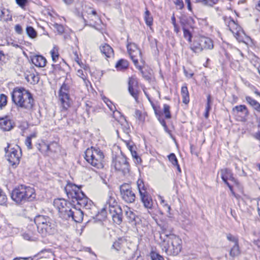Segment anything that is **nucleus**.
<instances>
[{
  "instance_id": "f257e3e1",
  "label": "nucleus",
  "mask_w": 260,
  "mask_h": 260,
  "mask_svg": "<svg viewBox=\"0 0 260 260\" xmlns=\"http://www.w3.org/2000/svg\"><path fill=\"white\" fill-rule=\"evenodd\" d=\"M109 210L110 214L112 218L113 222L119 225L122 222V210L119 206L118 205L115 197L112 193H109L108 198L107 200L105 207L102 209L100 215L96 216V218L93 219L91 222L95 224V226H104V222H106L105 219L103 220L100 218V215H103L105 218V213L107 210Z\"/></svg>"
},
{
  "instance_id": "f03ea898",
  "label": "nucleus",
  "mask_w": 260,
  "mask_h": 260,
  "mask_svg": "<svg viewBox=\"0 0 260 260\" xmlns=\"http://www.w3.org/2000/svg\"><path fill=\"white\" fill-rule=\"evenodd\" d=\"M12 100L16 106L28 112L33 110L35 101L32 94L24 88H15L12 92Z\"/></svg>"
},
{
  "instance_id": "7ed1b4c3",
  "label": "nucleus",
  "mask_w": 260,
  "mask_h": 260,
  "mask_svg": "<svg viewBox=\"0 0 260 260\" xmlns=\"http://www.w3.org/2000/svg\"><path fill=\"white\" fill-rule=\"evenodd\" d=\"M36 197L33 187L20 185L15 187L11 192V198L17 204H21L26 202H31Z\"/></svg>"
},
{
  "instance_id": "20e7f679",
  "label": "nucleus",
  "mask_w": 260,
  "mask_h": 260,
  "mask_svg": "<svg viewBox=\"0 0 260 260\" xmlns=\"http://www.w3.org/2000/svg\"><path fill=\"white\" fill-rule=\"evenodd\" d=\"M167 240H165L161 244L162 251L169 255H176L181 249V240L175 235H166Z\"/></svg>"
},
{
  "instance_id": "39448f33",
  "label": "nucleus",
  "mask_w": 260,
  "mask_h": 260,
  "mask_svg": "<svg viewBox=\"0 0 260 260\" xmlns=\"http://www.w3.org/2000/svg\"><path fill=\"white\" fill-rule=\"evenodd\" d=\"M84 158L89 164L97 169L104 167V155L99 148L91 147L87 148L85 152Z\"/></svg>"
},
{
  "instance_id": "423d86ee",
  "label": "nucleus",
  "mask_w": 260,
  "mask_h": 260,
  "mask_svg": "<svg viewBox=\"0 0 260 260\" xmlns=\"http://www.w3.org/2000/svg\"><path fill=\"white\" fill-rule=\"evenodd\" d=\"M213 48V41L209 38L201 36L196 38L190 45V49L198 53L204 49H212Z\"/></svg>"
},
{
  "instance_id": "0eeeda50",
  "label": "nucleus",
  "mask_w": 260,
  "mask_h": 260,
  "mask_svg": "<svg viewBox=\"0 0 260 260\" xmlns=\"http://www.w3.org/2000/svg\"><path fill=\"white\" fill-rule=\"evenodd\" d=\"M69 86L63 83L61 86L59 91V99L61 103V107L64 110H67L71 106V100L70 98Z\"/></svg>"
},
{
  "instance_id": "6e6552de",
  "label": "nucleus",
  "mask_w": 260,
  "mask_h": 260,
  "mask_svg": "<svg viewBox=\"0 0 260 260\" xmlns=\"http://www.w3.org/2000/svg\"><path fill=\"white\" fill-rule=\"evenodd\" d=\"M120 196L122 199L127 203L134 202L136 199L135 192L129 184L124 183L119 187Z\"/></svg>"
},
{
  "instance_id": "1a4fd4ad",
  "label": "nucleus",
  "mask_w": 260,
  "mask_h": 260,
  "mask_svg": "<svg viewBox=\"0 0 260 260\" xmlns=\"http://www.w3.org/2000/svg\"><path fill=\"white\" fill-rule=\"evenodd\" d=\"M225 23L236 39L239 42H243L245 34L241 27L230 18L225 20Z\"/></svg>"
},
{
  "instance_id": "9d476101",
  "label": "nucleus",
  "mask_w": 260,
  "mask_h": 260,
  "mask_svg": "<svg viewBox=\"0 0 260 260\" xmlns=\"http://www.w3.org/2000/svg\"><path fill=\"white\" fill-rule=\"evenodd\" d=\"M54 206L58 209L60 215L66 218L69 211H70L71 204L68 203L66 200L58 199L54 201Z\"/></svg>"
},
{
  "instance_id": "9b49d317",
  "label": "nucleus",
  "mask_w": 260,
  "mask_h": 260,
  "mask_svg": "<svg viewBox=\"0 0 260 260\" xmlns=\"http://www.w3.org/2000/svg\"><path fill=\"white\" fill-rule=\"evenodd\" d=\"M26 220L27 221L30 222V226H34V224H35L37 228L50 227L52 226L50 218L43 215L36 216L33 220L29 218H26Z\"/></svg>"
},
{
  "instance_id": "f8f14e48",
  "label": "nucleus",
  "mask_w": 260,
  "mask_h": 260,
  "mask_svg": "<svg viewBox=\"0 0 260 260\" xmlns=\"http://www.w3.org/2000/svg\"><path fill=\"white\" fill-rule=\"evenodd\" d=\"M64 191L69 199H72L73 202H75V200L78 198L80 192H83L80 188V187L77 185L69 183L64 187Z\"/></svg>"
},
{
  "instance_id": "ddd939ff",
  "label": "nucleus",
  "mask_w": 260,
  "mask_h": 260,
  "mask_svg": "<svg viewBox=\"0 0 260 260\" xmlns=\"http://www.w3.org/2000/svg\"><path fill=\"white\" fill-rule=\"evenodd\" d=\"M113 165L115 169L125 174L129 171V165L126 158L123 156L116 158L113 162Z\"/></svg>"
},
{
  "instance_id": "4468645a",
  "label": "nucleus",
  "mask_w": 260,
  "mask_h": 260,
  "mask_svg": "<svg viewBox=\"0 0 260 260\" xmlns=\"http://www.w3.org/2000/svg\"><path fill=\"white\" fill-rule=\"evenodd\" d=\"M20 156L21 152L19 147H17V149L12 148L7 155L8 160L12 166L18 165L20 161Z\"/></svg>"
},
{
  "instance_id": "2eb2a0df",
  "label": "nucleus",
  "mask_w": 260,
  "mask_h": 260,
  "mask_svg": "<svg viewBox=\"0 0 260 260\" xmlns=\"http://www.w3.org/2000/svg\"><path fill=\"white\" fill-rule=\"evenodd\" d=\"M74 201L75 202H77V204L80 205L81 207L86 210L90 209L93 207L92 201L88 199L83 192H80L78 198Z\"/></svg>"
},
{
  "instance_id": "dca6fc26",
  "label": "nucleus",
  "mask_w": 260,
  "mask_h": 260,
  "mask_svg": "<svg viewBox=\"0 0 260 260\" xmlns=\"http://www.w3.org/2000/svg\"><path fill=\"white\" fill-rule=\"evenodd\" d=\"M138 88V81L137 79L134 77L129 78L128 81V91L137 102L138 100L139 95V90Z\"/></svg>"
},
{
  "instance_id": "f3484780",
  "label": "nucleus",
  "mask_w": 260,
  "mask_h": 260,
  "mask_svg": "<svg viewBox=\"0 0 260 260\" xmlns=\"http://www.w3.org/2000/svg\"><path fill=\"white\" fill-rule=\"evenodd\" d=\"M233 112L235 115L240 116L241 121H245L249 114L247 108L244 105L235 106L233 109Z\"/></svg>"
},
{
  "instance_id": "a211bd4d",
  "label": "nucleus",
  "mask_w": 260,
  "mask_h": 260,
  "mask_svg": "<svg viewBox=\"0 0 260 260\" xmlns=\"http://www.w3.org/2000/svg\"><path fill=\"white\" fill-rule=\"evenodd\" d=\"M14 126V122L9 117H0V128L4 131H10Z\"/></svg>"
},
{
  "instance_id": "6ab92c4d",
  "label": "nucleus",
  "mask_w": 260,
  "mask_h": 260,
  "mask_svg": "<svg viewBox=\"0 0 260 260\" xmlns=\"http://www.w3.org/2000/svg\"><path fill=\"white\" fill-rule=\"evenodd\" d=\"M72 217V219L76 222H80L83 220V213L81 210H78L74 208V210L71 209L66 218Z\"/></svg>"
},
{
  "instance_id": "aec40b11",
  "label": "nucleus",
  "mask_w": 260,
  "mask_h": 260,
  "mask_svg": "<svg viewBox=\"0 0 260 260\" xmlns=\"http://www.w3.org/2000/svg\"><path fill=\"white\" fill-rule=\"evenodd\" d=\"M57 146V144L52 143L50 144H48L44 142L39 144L38 149L42 153L47 154L49 151L53 152L55 151V150L53 149V147Z\"/></svg>"
},
{
  "instance_id": "412c9836",
  "label": "nucleus",
  "mask_w": 260,
  "mask_h": 260,
  "mask_svg": "<svg viewBox=\"0 0 260 260\" xmlns=\"http://www.w3.org/2000/svg\"><path fill=\"white\" fill-rule=\"evenodd\" d=\"M220 175L221 179L225 183L228 182V180L234 181L235 182V183L237 182L236 180L234 178V177L233 176L232 172L231 171V170L228 169H224L221 170Z\"/></svg>"
},
{
  "instance_id": "4be33fe9",
  "label": "nucleus",
  "mask_w": 260,
  "mask_h": 260,
  "mask_svg": "<svg viewBox=\"0 0 260 260\" xmlns=\"http://www.w3.org/2000/svg\"><path fill=\"white\" fill-rule=\"evenodd\" d=\"M31 61L36 67H44L46 66L47 60L45 57L41 55H35L31 58Z\"/></svg>"
},
{
  "instance_id": "5701e85b",
  "label": "nucleus",
  "mask_w": 260,
  "mask_h": 260,
  "mask_svg": "<svg viewBox=\"0 0 260 260\" xmlns=\"http://www.w3.org/2000/svg\"><path fill=\"white\" fill-rule=\"evenodd\" d=\"M141 200L145 208L148 209H151L153 207V200L149 193L140 197Z\"/></svg>"
},
{
  "instance_id": "b1692460",
  "label": "nucleus",
  "mask_w": 260,
  "mask_h": 260,
  "mask_svg": "<svg viewBox=\"0 0 260 260\" xmlns=\"http://www.w3.org/2000/svg\"><path fill=\"white\" fill-rule=\"evenodd\" d=\"M100 50L102 54L107 57H110L113 55L114 52L112 47L107 44H104L100 46Z\"/></svg>"
},
{
  "instance_id": "393cba45",
  "label": "nucleus",
  "mask_w": 260,
  "mask_h": 260,
  "mask_svg": "<svg viewBox=\"0 0 260 260\" xmlns=\"http://www.w3.org/2000/svg\"><path fill=\"white\" fill-rule=\"evenodd\" d=\"M136 52H131L130 53H129V55L133 60L135 66L139 70H142V67L138 65V61L139 59H141V52L139 49V54L138 55L136 54Z\"/></svg>"
},
{
  "instance_id": "a878e982",
  "label": "nucleus",
  "mask_w": 260,
  "mask_h": 260,
  "mask_svg": "<svg viewBox=\"0 0 260 260\" xmlns=\"http://www.w3.org/2000/svg\"><path fill=\"white\" fill-rule=\"evenodd\" d=\"M0 13L1 20H3L6 22L12 20V16L9 10L5 8L0 9Z\"/></svg>"
},
{
  "instance_id": "bb28decb",
  "label": "nucleus",
  "mask_w": 260,
  "mask_h": 260,
  "mask_svg": "<svg viewBox=\"0 0 260 260\" xmlns=\"http://www.w3.org/2000/svg\"><path fill=\"white\" fill-rule=\"evenodd\" d=\"M137 184L140 197L148 193L147 187L144 184L142 179H138L137 182Z\"/></svg>"
},
{
  "instance_id": "cd10ccee",
  "label": "nucleus",
  "mask_w": 260,
  "mask_h": 260,
  "mask_svg": "<svg viewBox=\"0 0 260 260\" xmlns=\"http://www.w3.org/2000/svg\"><path fill=\"white\" fill-rule=\"evenodd\" d=\"M181 24L182 26L183 31V37L185 39H187V41L190 43L191 42L192 35L190 31L185 27L183 20H181Z\"/></svg>"
},
{
  "instance_id": "c85d7f7f",
  "label": "nucleus",
  "mask_w": 260,
  "mask_h": 260,
  "mask_svg": "<svg viewBox=\"0 0 260 260\" xmlns=\"http://www.w3.org/2000/svg\"><path fill=\"white\" fill-rule=\"evenodd\" d=\"M181 94L183 99V103L187 104L189 101V98L188 89L186 86L182 87Z\"/></svg>"
},
{
  "instance_id": "c756f323",
  "label": "nucleus",
  "mask_w": 260,
  "mask_h": 260,
  "mask_svg": "<svg viewBox=\"0 0 260 260\" xmlns=\"http://www.w3.org/2000/svg\"><path fill=\"white\" fill-rule=\"evenodd\" d=\"M126 241L124 239L122 238H119L117 241L113 243L112 247L116 251H119L123 247Z\"/></svg>"
},
{
  "instance_id": "7c9ffc66",
  "label": "nucleus",
  "mask_w": 260,
  "mask_h": 260,
  "mask_svg": "<svg viewBox=\"0 0 260 260\" xmlns=\"http://www.w3.org/2000/svg\"><path fill=\"white\" fill-rule=\"evenodd\" d=\"M245 99L247 103H248L254 110H256L259 107L260 104L251 97L247 96Z\"/></svg>"
},
{
  "instance_id": "2f4dec72",
  "label": "nucleus",
  "mask_w": 260,
  "mask_h": 260,
  "mask_svg": "<svg viewBox=\"0 0 260 260\" xmlns=\"http://www.w3.org/2000/svg\"><path fill=\"white\" fill-rule=\"evenodd\" d=\"M86 13H87L88 17L91 19V20L96 22L97 20H100V18L94 10L89 8L86 11Z\"/></svg>"
},
{
  "instance_id": "473e14b6",
  "label": "nucleus",
  "mask_w": 260,
  "mask_h": 260,
  "mask_svg": "<svg viewBox=\"0 0 260 260\" xmlns=\"http://www.w3.org/2000/svg\"><path fill=\"white\" fill-rule=\"evenodd\" d=\"M128 61L124 59H120L116 64V68L119 71H122L128 67Z\"/></svg>"
},
{
  "instance_id": "72a5a7b5",
  "label": "nucleus",
  "mask_w": 260,
  "mask_h": 260,
  "mask_svg": "<svg viewBox=\"0 0 260 260\" xmlns=\"http://www.w3.org/2000/svg\"><path fill=\"white\" fill-rule=\"evenodd\" d=\"M196 3H201L204 6L208 7H213L214 5L217 4L219 0H195Z\"/></svg>"
},
{
  "instance_id": "f704fd0d",
  "label": "nucleus",
  "mask_w": 260,
  "mask_h": 260,
  "mask_svg": "<svg viewBox=\"0 0 260 260\" xmlns=\"http://www.w3.org/2000/svg\"><path fill=\"white\" fill-rule=\"evenodd\" d=\"M144 20L147 25L150 26L152 25L153 18L147 9H146L144 14Z\"/></svg>"
},
{
  "instance_id": "c9c22d12",
  "label": "nucleus",
  "mask_w": 260,
  "mask_h": 260,
  "mask_svg": "<svg viewBox=\"0 0 260 260\" xmlns=\"http://www.w3.org/2000/svg\"><path fill=\"white\" fill-rule=\"evenodd\" d=\"M240 254V250L239 249L238 244H235L233 247L231 248L230 255L231 256L233 257H235L236 256H238Z\"/></svg>"
},
{
  "instance_id": "e433bc0d",
  "label": "nucleus",
  "mask_w": 260,
  "mask_h": 260,
  "mask_svg": "<svg viewBox=\"0 0 260 260\" xmlns=\"http://www.w3.org/2000/svg\"><path fill=\"white\" fill-rule=\"evenodd\" d=\"M23 238L28 241H35L37 239L34 236L32 232L30 230H28L26 232L22 234Z\"/></svg>"
},
{
  "instance_id": "4c0bfd02",
  "label": "nucleus",
  "mask_w": 260,
  "mask_h": 260,
  "mask_svg": "<svg viewBox=\"0 0 260 260\" xmlns=\"http://www.w3.org/2000/svg\"><path fill=\"white\" fill-rule=\"evenodd\" d=\"M127 51L128 54L130 53L131 52H136V54L138 55L139 54V48H138L137 45L133 43H128L127 45Z\"/></svg>"
},
{
  "instance_id": "58836bf2",
  "label": "nucleus",
  "mask_w": 260,
  "mask_h": 260,
  "mask_svg": "<svg viewBox=\"0 0 260 260\" xmlns=\"http://www.w3.org/2000/svg\"><path fill=\"white\" fill-rule=\"evenodd\" d=\"M123 208L125 214L126 216V217L128 218L130 220L135 219V214L131 210V209L127 206L124 207Z\"/></svg>"
},
{
  "instance_id": "ea45409f",
  "label": "nucleus",
  "mask_w": 260,
  "mask_h": 260,
  "mask_svg": "<svg viewBox=\"0 0 260 260\" xmlns=\"http://www.w3.org/2000/svg\"><path fill=\"white\" fill-rule=\"evenodd\" d=\"M50 54L53 62H56L58 59L59 54L58 49L56 47H54L51 50Z\"/></svg>"
},
{
  "instance_id": "a19ab883",
  "label": "nucleus",
  "mask_w": 260,
  "mask_h": 260,
  "mask_svg": "<svg viewBox=\"0 0 260 260\" xmlns=\"http://www.w3.org/2000/svg\"><path fill=\"white\" fill-rule=\"evenodd\" d=\"M26 31L28 36L31 38H35L37 37V33L32 27L27 26Z\"/></svg>"
},
{
  "instance_id": "79ce46f5",
  "label": "nucleus",
  "mask_w": 260,
  "mask_h": 260,
  "mask_svg": "<svg viewBox=\"0 0 260 260\" xmlns=\"http://www.w3.org/2000/svg\"><path fill=\"white\" fill-rule=\"evenodd\" d=\"M75 55L76 56V57L75 58V61L81 68V69H82L84 72H86V73L87 74V72H88L89 71V67L86 64H83L82 62H81V63L80 62L79 57H78L76 52L75 53Z\"/></svg>"
},
{
  "instance_id": "37998d69",
  "label": "nucleus",
  "mask_w": 260,
  "mask_h": 260,
  "mask_svg": "<svg viewBox=\"0 0 260 260\" xmlns=\"http://www.w3.org/2000/svg\"><path fill=\"white\" fill-rule=\"evenodd\" d=\"M135 117L140 122H143L145 120V115L140 110H136L135 111Z\"/></svg>"
},
{
  "instance_id": "c03bdc74",
  "label": "nucleus",
  "mask_w": 260,
  "mask_h": 260,
  "mask_svg": "<svg viewBox=\"0 0 260 260\" xmlns=\"http://www.w3.org/2000/svg\"><path fill=\"white\" fill-rule=\"evenodd\" d=\"M77 75L82 78L84 81V83L86 84V77L87 74L86 72H84L82 69H78L77 73Z\"/></svg>"
},
{
  "instance_id": "a18cd8bd",
  "label": "nucleus",
  "mask_w": 260,
  "mask_h": 260,
  "mask_svg": "<svg viewBox=\"0 0 260 260\" xmlns=\"http://www.w3.org/2000/svg\"><path fill=\"white\" fill-rule=\"evenodd\" d=\"M170 107L167 104L164 105L163 111L165 115V117L167 119L170 118L171 117V113H170Z\"/></svg>"
},
{
  "instance_id": "49530a36",
  "label": "nucleus",
  "mask_w": 260,
  "mask_h": 260,
  "mask_svg": "<svg viewBox=\"0 0 260 260\" xmlns=\"http://www.w3.org/2000/svg\"><path fill=\"white\" fill-rule=\"evenodd\" d=\"M7 102V96L4 94L0 95V109L5 106Z\"/></svg>"
},
{
  "instance_id": "de8ad7c7",
  "label": "nucleus",
  "mask_w": 260,
  "mask_h": 260,
  "mask_svg": "<svg viewBox=\"0 0 260 260\" xmlns=\"http://www.w3.org/2000/svg\"><path fill=\"white\" fill-rule=\"evenodd\" d=\"M169 161L171 162L173 165L175 166L178 165V160L176 155L174 153H171L168 156Z\"/></svg>"
},
{
  "instance_id": "09e8293b",
  "label": "nucleus",
  "mask_w": 260,
  "mask_h": 260,
  "mask_svg": "<svg viewBox=\"0 0 260 260\" xmlns=\"http://www.w3.org/2000/svg\"><path fill=\"white\" fill-rule=\"evenodd\" d=\"M150 256L151 260H164L162 256L154 252L151 253Z\"/></svg>"
},
{
  "instance_id": "8fccbe9b",
  "label": "nucleus",
  "mask_w": 260,
  "mask_h": 260,
  "mask_svg": "<svg viewBox=\"0 0 260 260\" xmlns=\"http://www.w3.org/2000/svg\"><path fill=\"white\" fill-rule=\"evenodd\" d=\"M226 237L229 241L234 242L235 244H238V239L236 236L229 234L227 235Z\"/></svg>"
},
{
  "instance_id": "3c124183",
  "label": "nucleus",
  "mask_w": 260,
  "mask_h": 260,
  "mask_svg": "<svg viewBox=\"0 0 260 260\" xmlns=\"http://www.w3.org/2000/svg\"><path fill=\"white\" fill-rule=\"evenodd\" d=\"M15 1L16 4L23 9H25L27 3V0H15Z\"/></svg>"
},
{
  "instance_id": "603ef678",
  "label": "nucleus",
  "mask_w": 260,
  "mask_h": 260,
  "mask_svg": "<svg viewBox=\"0 0 260 260\" xmlns=\"http://www.w3.org/2000/svg\"><path fill=\"white\" fill-rule=\"evenodd\" d=\"M7 201V198L5 194L2 191L1 193H0V205H5Z\"/></svg>"
},
{
  "instance_id": "864d4df0",
  "label": "nucleus",
  "mask_w": 260,
  "mask_h": 260,
  "mask_svg": "<svg viewBox=\"0 0 260 260\" xmlns=\"http://www.w3.org/2000/svg\"><path fill=\"white\" fill-rule=\"evenodd\" d=\"M108 107L109 108V109L113 112V114H115V112L116 111V107L113 104L112 102L110 101L109 102L106 104Z\"/></svg>"
},
{
  "instance_id": "5fc2aeb1",
  "label": "nucleus",
  "mask_w": 260,
  "mask_h": 260,
  "mask_svg": "<svg viewBox=\"0 0 260 260\" xmlns=\"http://www.w3.org/2000/svg\"><path fill=\"white\" fill-rule=\"evenodd\" d=\"M54 27L59 34H62L64 31L63 26L61 24H55L54 25Z\"/></svg>"
},
{
  "instance_id": "6e6d98bb",
  "label": "nucleus",
  "mask_w": 260,
  "mask_h": 260,
  "mask_svg": "<svg viewBox=\"0 0 260 260\" xmlns=\"http://www.w3.org/2000/svg\"><path fill=\"white\" fill-rule=\"evenodd\" d=\"M211 98L210 95H208L207 97V103L206 106L205 111H210L211 110Z\"/></svg>"
},
{
  "instance_id": "4d7b16f0",
  "label": "nucleus",
  "mask_w": 260,
  "mask_h": 260,
  "mask_svg": "<svg viewBox=\"0 0 260 260\" xmlns=\"http://www.w3.org/2000/svg\"><path fill=\"white\" fill-rule=\"evenodd\" d=\"M25 144L28 149H31V140L30 139V137H27L25 141Z\"/></svg>"
},
{
  "instance_id": "13d9d810",
  "label": "nucleus",
  "mask_w": 260,
  "mask_h": 260,
  "mask_svg": "<svg viewBox=\"0 0 260 260\" xmlns=\"http://www.w3.org/2000/svg\"><path fill=\"white\" fill-rule=\"evenodd\" d=\"M14 29H15V31H16V32H17L18 34H19V35L22 34V33L23 32V30H22V27L20 25L16 24L15 26Z\"/></svg>"
},
{
  "instance_id": "bf43d9fd",
  "label": "nucleus",
  "mask_w": 260,
  "mask_h": 260,
  "mask_svg": "<svg viewBox=\"0 0 260 260\" xmlns=\"http://www.w3.org/2000/svg\"><path fill=\"white\" fill-rule=\"evenodd\" d=\"M175 4L177 7H178L179 9H182L184 7L182 0H176Z\"/></svg>"
},
{
  "instance_id": "052dcab7",
  "label": "nucleus",
  "mask_w": 260,
  "mask_h": 260,
  "mask_svg": "<svg viewBox=\"0 0 260 260\" xmlns=\"http://www.w3.org/2000/svg\"><path fill=\"white\" fill-rule=\"evenodd\" d=\"M159 198L160 200L161 204H163L164 206L168 208V211L170 210V206H169L167 203H166L165 201L162 199L161 196L159 197Z\"/></svg>"
},
{
  "instance_id": "680f3d73",
  "label": "nucleus",
  "mask_w": 260,
  "mask_h": 260,
  "mask_svg": "<svg viewBox=\"0 0 260 260\" xmlns=\"http://www.w3.org/2000/svg\"><path fill=\"white\" fill-rule=\"evenodd\" d=\"M38 232L42 234V236H46V229H38Z\"/></svg>"
},
{
  "instance_id": "e2e57ef3",
  "label": "nucleus",
  "mask_w": 260,
  "mask_h": 260,
  "mask_svg": "<svg viewBox=\"0 0 260 260\" xmlns=\"http://www.w3.org/2000/svg\"><path fill=\"white\" fill-rule=\"evenodd\" d=\"M33 258L32 257H18L15 258L13 260H32Z\"/></svg>"
},
{
  "instance_id": "0e129e2a",
  "label": "nucleus",
  "mask_w": 260,
  "mask_h": 260,
  "mask_svg": "<svg viewBox=\"0 0 260 260\" xmlns=\"http://www.w3.org/2000/svg\"><path fill=\"white\" fill-rule=\"evenodd\" d=\"M86 111L87 113L88 114H89V112H90V108L91 107V106L89 104L86 103Z\"/></svg>"
},
{
  "instance_id": "69168bd1",
  "label": "nucleus",
  "mask_w": 260,
  "mask_h": 260,
  "mask_svg": "<svg viewBox=\"0 0 260 260\" xmlns=\"http://www.w3.org/2000/svg\"><path fill=\"white\" fill-rule=\"evenodd\" d=\"M225 184L228 185V187H229V188H230V190H231V191L233 195H235V192H234V191H233V187H232V186L229 184V182H227V183H226Z\"/></svg>"
},
{
  "instance_id": "338daca9",
  "label": "nucleus",
  "mask_w": 260,
  "mask_h": 260,
  "mask_svg": "<svg viewBox=\"0 0 260 260\" xmlns=\"http://www.w3.org/2000/svg\"><path fill=\"white\" fill-rule=\"evenodd\" d=\"M173 26H174L175 32H176L177 34L179 32V28L178 26H177V25L176 24Z\"/></svg>"
},
{
  "instance_id": "774afa93",
  "label": "nucleus",
  "mask_w": 260,
  "mask_h": 260,
  "mask_svg": "<svg viewBox=\"0 0 260 260\" xmlns=\"http://www.w3.org/2000/svg\"><path fill=\"white\" fill-rule=\"evenodd\" d=\"M255 138L260 140V131H258L257 133L255 134Z\"/></svg>"
}]
</instances>
